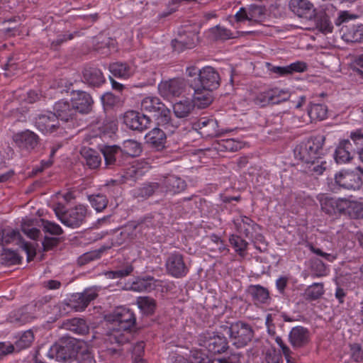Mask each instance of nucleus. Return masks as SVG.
I'll return each mask as SVG.
<instances>
[{
	"instance_id": "obj_1",
	"label": "nucleus",
	"mask_w": 363,
	"mask_h": 363,
	"mask_svg": "<svg viewBox=\"0 0 363 363\" xmlns=\"http://www.w3.org/2000/svg\"><path fill=\"white\" fill-rule=\"evenodd\" d=\"M111 326L106 341L111 345H121L129 340L130 329L135 323V315L129 308L117 307L111 313L106 316Z\"/></svg>"
},
{
	"instance_id": "obj_2",
	"label": "nucleus",
	"mask_w": 363,
	"mask_h": 363,
	"mask_svg": "<svg viewBox=\"0 0 363 363\" xmlns=\"http://www.w3.org/2000/svg\"><path fill=\"white\" fill-rule=\"evenodd\" d=\"M55 212L62 224L72 228H79L84 224L91 214L88 206L83 204L77 205L65 212L55 208Z\"/></svg>"
},
{
	"instance_id": "obj_3",
	"label": "nucleus",
	"mask_w": 363,
	"mask_h": 363,
	"mask_svg": "<svg viewBox=\"0 0 363 363\" xmlns=\"http://www.w3.org/2000/svg\"><path fill=\"white\" fill-rule=\"evenodd\" d=\"M142 111L152 113L160 125H165L169 123L171 119V111L156 96H145L140 102Z\"/></svg>"
},
{
	"instance_id": "obj_4",
	"label": "nucleus",
	"mask_w": 363,
	"mask_h": 363,
	"mask_svg": "<svg viewBox=\"0 0 363 363\" xmlns=\"http://www.w3.org/2000/svg\"><path fill=\"white\" fill-rule=\"evenodd\" d=\"M294 156L304 162L320 159L323 155V140L315 138L298 145L294 149Z\"/></svg>"
},
{
	"instance_id": "obj_5",
	"label": "nucleus",
	"mask_w": 363,
	"mask_h": 363,
	"mask_svg": "<svg viewBox=\"0 0 363 363\" xmlns=\"http://www.w3.org/2000/svg\"><path fill=\"white\" fill-rule=\"evenodd\" d=\"M197 341L199 346L213 354L224 352L228 347L225 337L213 331L201 333Z\"/></svg>"
},
{
	"instance_id": "obj_6",
	"label": "nucleus",
	"mask_w": 363,
	"mask_h": 363,
	"mask_svg": "<svg viewBox=\"0 0 363 363\" xmlns=\"http://www.w3.org/2000/svg\"><path fill=\"white\" fill-rule=\"evenodd\" d=\"M13 244L19 246L27 254L28 259L35 255V246L23 240L20 233L11 228H6L0 230V245H6Z\"/></svg>"
},
{
	"instance_id": "obj_7",
	"label": "nucleus",
	"mask_w": 363,
	"mask_h": 363,
	"mask_svg": "<svg viewBox=\"0 0 363 363\" xmlns=\"http://www.w3.org/2000/svg\"><path fill=\"white\" fill-rule=\"evenodd\" d=\"M237 23L253 26L265 18V9L262 6L252 5L248 8H240L234 16Z\"/></svg>"
},
{
	"instance_id": "obj_8",
	"label": "nucleus",
	"mask_w": 363,
	"mask_h": 363,
	"mask_svg": "<svg viewBox=\"0 0 363 363\" xmlns=\"http://www.w3.org/2000/svg\"><path fill=\"white\" fill-rule=\"evenodd\" d=\"M185 87L186 84L183 79L175 78L162 81L158 84V91L164 99L172 101L181 96L184 91Z\"/></svg>"
},
{
	"instance_id": "obj_9",
	"label": "nucleus",
	"mask_w": 363,
	"mask_h": 363,
	"mask_svg": "<svg viewBox=\"0 0 363 363\" xmlns=\"http://www.w3.org/2000/svg\"><path fill=\"white\" fill-rule=\"evenodd\" d=\"M230 338L237 347H244L252 337V330L250 327L243 323L237 322L229 328Z\"/></svg>"
},
{
	"instance_id": "obj_10",
	"label": "nucleus",
	"mask_w": 363,
	"mask_h": 363,
	"mask_svg": "<svg viewBox=\"0 0 363 363\" xmlns=\"http://www.w3.org/2000/svg\"><path fill=\"white\" fill-rule=\"evenodd\" d=\"M13 140L21 149L33 150L38 144L39 138L34 132L26 130L13 134Z\"/></svg>"
},
{
	"instance_id": "obj_11",
	"label": "nucleus",
	"mask_w": 363,
	"mask_h": 363,
	"mask_svg": "<svg viewBox=\"0 0 363 363\" xmlns=\"http://www.w3.org/2000/svg\"><path fill=\"white\" fill-rule=\"evenodd\" d=\"M123 122L129 128L141 131L149 126L150 119L139 112L128 111L124 114Z\"/></svg>"
},
{
	"instance_id": "obj_12",
	"label": "nucleus",
	"mask_w": 363,
	"mask_h": 363,
	"mask_svg": "<svg viewBox=\"0 0 363 363\" xmlns=\"http://www.w3.org/2000/svg\"><path fill=\"white\" fill-rule=\"evenodd\" d=\"M71 103L76 113H87L91 110L93 101L88 93L77 90L72 92Z\"/></svg>"
},
{
	"instance_id": "obj_13",
	"label": "nucleus",
	"mask_w": 363,
	"mask_h": 363,
	"mask_svg": "<svg viewBox=\"0 0 363 363\" xmlns=\"http://www.w3.org/2000/svg\"><path fill=\"white\" fill-rule=\"evenodd\" d=\"M35 126L44 134L52 133L60 129L59 121L53 113L49 112L36 118Z\"/></svg>"
},
{
	"instance_id": "obj_14",
	"label": "nucleus",
	"mask_w": 363,
	"mask_h": 363,
	"mask_svg": "<svg viewBox=\"0 0 363 363\" xmlns=\"http://www.w3.org/2000/svg\"><path fill=\"white\" fill-rule=\"evenodd\" d=\"M166 267L168 272L177 278L185 276L188 272L183 257L179 253H172L168 257Z\"/></svg>"
},
{
	"instance_id": "obj_15",
	"label": "nucleus",
	"mask_w": 363,
	"mask_h": 363,
	"mask_svg": "<svg viewBox=\"0 0 363 363\" xmlns=\"http://www.w3.org/2000/svg\"><path fill=\"white\" fill-rule=\"evenodd\" d=\"M201 87L213 91L219 86L220 77L212 67H205L199 71Z\"/></svg>"
},
{
	"instance_id": "obj_16",
	"label": "nucleus",
	"mask_w": 363,
	"mask_h": 363,
	"mask_svg": "<svg viewBox=\"0 0 363 363\" xmlns=\"http://www.w3.org/2000/svg\"><path fill=\"white\" fill-rule=\"evenodd\" d=\"M335 179L337 184L347 189H358L362 184L359 175L350 171H340L335 175Z\"/></svg>"
},
{
	"instance_id": "obj_17",
	"label": "nucleus",
	"mask_w": 363,
	"mask_h": 363,
	"mask_svg": "<svg viewBox=\"0 0 363 363\" xmlns=\"http://www.w3.org/2000/svg\"><path fill=\"white\" fill-rule=\"evenodd\" d=\"M147 144L157 151L163 150L166 146L167 136L163 130L155 128L149 131L145 137Z\"/></svg>"
},
{
	"instance_id": "obj_18",
	"label": "nucleus",
	"mask_w": 363,
	"mask_h": 363,
	"mask_svg": "<svg viewBox=\"0 0 363 363\" xmlns=\"http://www.w3.org/2000/svg\"><path fill=\"white\" fill-rule=\"evenodd\" d=\"M97 292V288L94 286L85 289L82 294H77L74 299L76 303H73L72 307L78 311L84 310L89 303L96 298Z\"/></svg>"
},
{
	"instance_id": "obj_19",
	"label": "nucleus",
	"mask_w": 363,
	"mask_h": 363,
	"mask_svg": "<svg viewBox=\"0 0 363 363\" xmlns=\"http://www.w3.org/2000/svg\"><path fill=\"white\" fill-rule=\"evenodd\" d=\"M289 336L290 342L294 347H301L306 345L310 340L309 331L302 326L293 328Z\"/></svg>"
},
{
	"instance_id": "obj_20",
	"label": "nucleus",
	"mask_w": 363,
	"mask_h": 363,
	"mask_svg": "<svg viewBox=\"0 0 363 363\" xmlns=\"http://www.w3.org/2000/svg\"><path fill=\"white\" fill-rule=\"evenodd\" d=\"M168 363H214L207 355L198 350L191 351L189 360L181 355L172 356Z\"/></svg>"
},
{
	"instance_id": "obj_21",
	"label": "nucleus",
	"mask_w": 363,
	"mask_h": 363,
	"mask_svg": "<svg viewBox=\"0 0 363 363\" xmlns=\"http://www.w3.org/2000/svg\"><path fill=\"white\" fill-rule=\"evenodd\" d=\"M307 68L308 65L305 62L296 61L286 66H274L271 69V71L278 76L282 77L294 73L304 72L307 70Z\"/></svg>"
},
{
	"instance_id": "obj_22",
	"label": "nucleus",
	"mask_w": 363,
	"mask_h": 363,
	"mask_svg": "<svg viewBox=\"0 0 363 363\" xmlns=\"http://www.w3.org/2000/svg\"><path fill=\"white\" fill-rule=\"evenodd\" d=\"M54 111L55 113L57 116V118H60L61 121L69 122L72 121L76 114L75 109H74L73 106H70L68 101L65 100H61L56 102L54 105Z\"/></svg>"
},
{
	"instance_id": "obj_23",
	"label": "nucleus",
	"mask_w": 363,
	"mask_h": 363,
	"mask_svg": "<svg viewBox=\"0 0 363 363\" xmlns=\"http://www.w3.org/2000/svg\"><path fill=\"white\" fill-rule=\"evenodd\" d=\"M198 39V35L196 33L189 32L173 40L172 43L174 50L182 51L186 48H194L196 45Z\"/></svg>"
},
{
	"instance_id": "obj_24",
	"label": "nucleus",
	"mask_w": 363,
	"mask_h": 363,
	"mask_svg": "<svg viewBox=\"0 0 363 363\" xmlns=\"http://www.w3.org/2000/svg\"><path fill=\"white\" fill-rule=\"evenodd\" d=\"M289 6L299 17H311L314 11L313 4L308 0H291Z\"/></svg>"
},
{
	"instance_id": "obj_25",
	"label": "nucleus",
	"mask_w": 363,
	"mask_h": 363,
	"mask_svg": "<svg viewBox=\"0 0 363 363\" xmlns=\"http://www.w3.org/2000/svg\"><path fill=\"white\" fill-rule=\"evenodd\" d=\"M352 158V145L350 140H343L335 152V160L337 163H346Z\"/></svg>"
},
{
	"instance_id": "obj_26",
	"label": "nucleus",
	"mask_w": 363,
	"mask_h": 363,
	"mask_svg": "<svg viewBox=\"0 0 363 363\" xmlns=\"http://www.w3.org/2000/svg\"><path fill=\"white\" fill-rule=\"evenodd\" d=\"M211 91L201 86L194 88L193 96L194 106L200 108L208 106L213 100Z\"/></svg>"
},
{
	"instance_id": "obj_27",
	"label": "nucleus",
	"mask_w": 363,
	"mask_h": 363,
	"mask_svg": "<svg viewBox=\"0 0 363 363\" xmlns=\"http://www.w3.org/2000/svg\"><path fill=\"white\" fill-rule=\"evenodd\" d=\"M109 71L114 77L125 79L133 74L135 68L126 63L115 62L109 65Z\"/></svg>"
},
{
	"instance_id": "obj_28",
	"label": "nucleus",
	"mask_w": 363,
	"mask_h": 363,
	"mask_svg": "<svg viewBox=\"0 0 363 363\" xmlns=\"http://www.w3.org/2000/svg\"><path fill=\"white\" fill-rule=\"evenodd\" d=\"M84 81L91 86H99L104 82L101 71L96 67H86L83 71Z\"/></svg>"
},
{
	"instance_id": "obj_29",
	"label": "nucleus",
	"mask_w": 363,
	"mask_h": 363,
	"mask_svg": "<svg viewBox=\"0 0 363 363\" xmlns=\"http://www.w3.org/2000/svg\"><path fill=\"white\" fill-rule=\"evenodd\" d=\"M162 184L164 185L166 191H169L172 194L179 193L184 190L186 187L185 182L174 175H169L167 177Z\"/></svg>"
},
{
	"instance_id": "obj_30",
	"label": "nucleus",
	"mask_w": 363,
	"mask_h": 363,
	"mask_svg": "<svg viewBox=\"0 0 363 363\" xmlns=\"http://www.w3.org/2000/svg\"><path fill=\"white\" fill-rule=\"evenodd\" d=\"M70 356L67 350L58 344H54L46 352V357L50 361L62 362Z\"/></svg>"
},
{
	"instance_id": "obj_31",
	"label": "nucleus",
	"mask_w": 363,
	"mask_h": 363,
	"mask_svg": "<svg viewBox=\"0 0 363 363\" xmlns=\"http://www.w3.org/2000/svg\"><path fill=\"white\" fill-rule=\"evenodd\" d=\"M38 220L23 218L21 223V230L30 239L36 240L40 235V231L36 228Z\"/></svg>"
},
{
	"instance_id": "obj_32",
	"label": "nucleus",
	"mask_w": 363,
	"mask_h": 363,
	"mask_svg": "<svg viewBox=\"0 0 363 363\" xmlns=\"http://www.w3.org/2000/svg\"><path fill=\"white\" fill-rule=\"evenodd\" d=\"M81 154L90 168L95 169L100 165L101 158L96 150L84 147L81 150Z\"/></svg>"
},
{
	"instance_id": "obj_33",
	"label": "nucleus",
	"mask_w": 363,
	"mask_h": 363,
	"mask_svg": "<svg viewBox=\"0 0 363 363\" xmlns=\"http://www.w3.org/2000/svg\"><path fill=\"white\" fill-rule=\"evenodd\" d=\"M308 113L312 121H323L328 116V107L323 104H312Z\"/></svg>"
},
{
	"instance_id": "obj_34",
	"label": "nucleus",
	"mask_w": 363,
	"mask_h": 363,
	"mask_svg": "<svg viewBox=\"0 0 363 363\" xmlns=\"http://www.w3.org/2000/svg\"><path fill=\"white\" fill-rule=\"evenodd\" d=\"M107 166L113 164L121 154V149L116 145L105 146L101 149Z\"/></svg>"
},
{
	"instance_id": "obj_35",
	"label": "nucleus",
	"mask_w": 363,
	"mask_h": 363,
	"mask_svg": "<svg viewBox=\"0 0 363 363\" xmlns=\"http://www.w3.org/2000/svg\"><path fill=\"white\" fill-rule=\"evenodd\" d=\"M194 106V103L189 99H184L176 102L173 106V109L178 118H184L189 114Z\"/></svg>"
},
{
	"instance_id": "obj_36",
	"label": "nucleus",
	"mask_w": 363,
	"mask_h": 363,
	"mask_svg": "<svg viewBox=\"0 0 363 363\" xmlns=\"http://www.w3.org/2000/svg\"><path fill=\"white\" fill-rule=\"evenodd\" d=\"M28 307L26 306L12 312L9 315L10 322L20 325L30 321L32 316L28 314Z\"/></svg>"
},
{
	"instance_id": "obj_37",
	"label": "nucleus",
	"mask_w": 363,
	"mask_h": 363,
	"mask_svg": "<svg viewBox=\"0 0 363 363\" xmlns=\"http://www.w3.org/2000/svg\"><path fill=\"white\" fill-rule=\"evenodd\" d=\"M250 292L256 304L266 303L269 299V291L259 285L251 286Z\"/></svg>"
},
{
	"instance_id": "obj_38",
	"label": "nucleus",
	"mask_w": 363,
	"mask_h": 363,
	"mask_svg": "<svg viewBox=\"0 0 363 363\" xmlns=\"http://www.w3.org/2000/svg\"><path fill=\"white\" fill-rule=\"evenodd\" d=\"M209 32L211 38L215 40H225L236 37V35L230 30L220 26L211 28Z\"/></svg>"
},
{
	"instance_id": "obj_39",
	"label": "nucleus",
	"mask_w": 363,
	"mask_h": 363,
	"mask_svg": "<svg viewBox=\"0 0 363 363\" xmlns=\"http://www.w3.org/2000/svg\"><path fill=\"white\" fill-rule=\"evenodd\" d=\"M142 151L141 145L139 143L133 140H125L123 144V152L125 155L131 157H135L140 155Z\"/></svg>"
},
{
	"instance_id": "obj_40",
	"label": "nucleus",
	"mask_w": 363,
	"mask_h": 363,
	"mask_svg": "<svg viewBox=\"0 0 363 363\" xmlns=\"http://www.w3.org/2000/svg\"><path fill=\"white\" fill-rule=\"evenodd\" d=\"M318 199L320 201L323 211L328 214L336 213V198L328 197L324 194L319 195Z\"/></svg>"
},
{
	"instance_id": "obj_41",
	"label": "nucleus",
	"mask_w": 363,
	"mask_h": 363,
	"mask_svg": "<svg viewBox=\"0 0 363 363\" xmlns=\"http://www.w3.org/2000/svg\"><path fill=\"white\" fill-rule=\"evenodd\" d=\"M137 305L144 314H152L155 309V302L153 298L143 296L137 299Z\"/></svg>"
},
{
	"instance_id": "obj_42",
	"label": "nucleus",
	"mask_w": 363,
	"mask_h": 363,
	"mask_svg": "<svg viewBox=\"0 0 363 363\" xmlns=\"http://www.w3.org/2000/svg\"><path fill=\"white\" fill-rule=\"evenodd\" d=\"M272 104H277L287 101L291 97V92L288 89L274 88L270 89Z\"/></svg>"
},
{
	"instance_id": "obj_43",
	"label": "nucleus",
	"mask_w": 363,
	"mask_h": 363,
	"mask_svg": "<svg viewBox=\"0 0 363 363\" xmlns=\"http://www.w3.org/2000/svg\"><path fill=\"white\" fill-rule=\"evenodd\" d=\"M235 225L239 233L247 236L250 233V229L252 228L254 223L248 217L240 216L235 220Z\"/></svg>"
},
{
	"instance_id": "obj_44",
	"label": "nucleus",
	"mask_w": 363,
	"mask_h": 363,
	"mask_svg": "<svg viewBox=\"0 0 363 363\" xmlns=\"http://www.w3.org/2000/svg\"><path fill=\"white\" fill-rule=\"evenodd\" d=\"M91 206L97 211H102L108 204L106 197L101 194L90 195L88 197Z\"/></svg>"
},
{
	"instance_id": "obj_45",
	"label": "nucleus",
	"mask_w": 363,
	"mask_h": 363,
	"mask_svg": "<svg viewBox=\"0 0 363 363\" xmlns=\"http://www.w3.org/2000/svg\"><path fill=\"white\" fill-rule=\"evenodd\" d=\"M316 28L323 33H329L333 31V24L328 17L325 14H320L315 17Z\"/></svg>"
},
{
	"instance_id": "obj_46",
	"label": "nucleus",
	"mask_w": 363,
	"mask_h": 363,
	"mask_svg": "<svg viewBox=\"0 0 363 363\" xmlns=\"http://www.w3.org/2000/svg\"><path fill=\"white\" fill-rule=\"evenodd\" d=\"M33 340L34 335L33 332L31 330L25 331L16 342V347L18 350L27 348L30 346Z\"/></svg>"
},
{
	"instance_id": "obj_47",
	"label": "nucleus",
	"mask_w": 363,
	"mask_h": 363,
	"mask_svg": "<svg viewBox=\"0 0 363 363\" xmlns=\"http://www.w3.org/2000/svg\"><path fill=\"white\" fill-rule=\"evenodd\" d=\"M138 166V163H134L125 169L124 174L122 175L123 182H127L128 180H135L143 175V172L139 169Z\"/></svg>"
},
{
	"instance_id": "obj_48",
	"label": "nucleus",
	"mask_w": 363,
	"mask_h": 363,
	"mask_svg": "<svg viewBox=\"0 0 363 363\" xmlns=\"http://www.w3.org/2000/svg\"><path fill=\"white\" fill-rule=\"evenodd\" d=\"M346 40L351 42H360L363 40V26L359 25L351 28L345 34Z\"/></svg>"
},
{
	"instance_id": "obj_49",
	"label": "nucleus",
	"mask_w": 363,
	"mask_h": 363,
	"mask_svg": "<svg viewBox=\"0 0 363 363\" xmlns=\"http://www.w3.org/2000/svg\"><path fill=\"white\" fill-rule=\"evenodd\" d=\"M323 292V285L320 283H314L306 289L305 294L308 298L316 299L318 298Z\"/></svg>"
},
{
	"instance_id": "obj_50",
	"label": "nucleus",
	"mask_w": 363,
	"mask_h": 363,
	"mask_svg": "<svg viewBox=\"0 0 363 363\" xmlns=\"http://www.w3.org/2000/svg\"><path fill=\"white\" fill-rule=\"evenodd\" d=\"M308 165V171L313 172L318 175L323 174L326 167V162L323 160L322 157L319 160H313L311 162H305Z\"/></svg>"
},
{
	"instance_id": "obj_51",
	"label": "nucleus",
	"mask_w": 363,
	"mask_h": 363,
	"mask_svg": "<svg viewBox=\"0 0 363 363\" xmlns=\"http://www.w3.org/2000/svg\"><path fill=\"white\" fill-rule=\"evenodd\" d=\"M229 241L235 250L242 255L247 248V242L240 237L234 235L230 237Z\"/></svg>"
},
{
	"instance_id": "obj_52",
	"label": "nucleus",
	"mask_w": 363,
	"mask_h": 363,
	"mask_svg": "<svg viewBox=\"0 0 363 363\" xmlns=\"http://www.w3.org/2000/svg\"><path fill=\"white\" fill-rule=\"evenodd\" d=\"M152 281V278H148L147 279H138L136 281H134L130 289L134 291H148L151 289V281Z\"/></svg>"
},
{
	"instance_id": "obj_53",
	"label": "nucleus",
	"mask_w": 363,
	"mask_h": 363,
	"mask_svg": "<svg viewBox=\"0 0 363 363\" xmlns=\"http://www.w3.org/2000/svg\"><path fill=\"white\" fill-rule=\"evenodd\" d=\"M40 221L42 222V225L45 233L54 235H59L62 233V229L58 224L43 219L40 220Z\"/></svg>"
},
{
	"instance_id": "obj_54",
	"label": "nucleus",
	"mask_w": 363,
	"mask_h": 363,
	"mask_svg": "<svg viewBox=\"0 0 363 363\" xmlns=\"http://www.w3.org/2000/svg\"><path fill=\"white\" fill-rule=\"evenodd\" d=\"M254 101L255 104L259 106H265L269 104H272L270 89L259 93L255 98Z\"/></svg>"
},
{
	"instance_id": "obj_55",
	"label": "nucleus",
	"mask_w": 363,
	"mask_h": 363,
	"mask_svg": "<svg viewBox=\"0 0 363 363\" xmlns=\"http://www.w3.org/2000/svg\"><path fill=\"white\" fill-rule=\"evenodd\" d=\"M220 134L217 121H210L207 128L200 130V135L203 138L216 137Z\"/></svg>"
},
{
	"instance_id": "obj_56",
	"label": "nucleus",
	"mask_w": 363,
	"mask_h": 363,
	"mask_svg": "<svg viewBox=\"0 0 363 363\" xmlns=\"http://www.w3.org/2000/svg\"><path fill=\"white\" fill-rule=\"evenodd\" d=\"M336 213L344 212L349 214V210L351 208L352 199V198H336Z\"/></svg>"
},
{
	"instance_id": "obj_57",
	"label": "nucleus",
	"mask_w": 363,
	"mask_h": 363,
	"mask_svg": "<svg viewBox=\"0 0 363 363\" xmlns=\"http://www.w3.org/2000/svg\"><path fill=\"white\" fill-rule=\"evenodd\" d=\"M349 215L355 218L363 217V200L360 201L352 199Z\"/></svg>"
},
{
	"instance_id": "obj_58",
	"label": "nucleus",
	"mask_w": 363,
	"mask_h": 363,
	"mask_svg": "<svg viewBox=\"0 0 363 363\" xmlns=\"http://www.w3.org/2000/svg\"><path fill=\"white\" fill-rule=\"evenodd\" d=\"M267 363H282L281 354L274 349H269L265 354Z\"/></svg>"
},
{
	"instance_id": "obj_59",
	"label": "nucleus",
	"mask_w": 363,
	"mask_h": 363,
	"mask_svg": "<svg viewBox=\"0 0 363 363\" xmlns=\"http://www.w3.org/2000/svg\"><path fill=\"white\" fill-rule=\"evenodd\" d=\"M132 272V266L128 265L122 269L109 272L106 274V276L110 279L122 278L129 275Z\"/></svg>"
},
{
	"instance_id": "obj_60",
	"label": "nucleus",
	"mask_w": 363,
	"mask_h": 363,
	"mask_svg": "<svg viewBox=\"0 0 363 363\" xmlns=\"http://www.w3.org/2000/svg\"><path fill=\"white\" fill-rule=\"evenodd\" d=\"M77 359L78 363H96L93 354L87 349L77 352Z\"/></svg>"
},
{
	"instance_id": "obj_61",
	"label": "nucleus",
	"mask_w": 363,
	"mask_h": 363,
	"mask_svg": "<svg viewBox=\"0 0 363 363\" xmlns=\"http://www.w3.org/2000/svg\"><path fill=\"white\" fill-rule=\"evenodd\" d=\"M130 234L126 229L116 230L113 238V245H120L129 239Z\"/></svg>"
},
{
	"instance_id": "obj_62",
	"label": "nucleus",
	"mask_w": 363,
	"mask_h": 363,
	"mask_svg": "<svg viewBox=\"0 0 363 363\" xmlns=\"http://www.w3.org/2000/svg\"><path fill=\"white\" fill-rule=\"evenodd\" d=\"M222 146L228 151L234 152L241 149L243 144L238 140L230 138L223 141Z\"/></svg>"
},
{
	"instance_id": "obj_63",
	"label": "nucleus",
	"mask_w": 363,
	"mask_h": 363,
	"mask_svg": "<svg viewBox=\"0 0 363 363\" xmlns=\"http://www.w3.org/2000/svg\"><path fill=\"white\" fill-rule=\"evenodd\" d=\"M101 100L104 106L111 107L118 103V98L112 93L107 92L101 96Z\"/></svg>"
},
{
	"instance_id": "obj_64",
	"label": "nucleus",
	"mask_w": 363,
	"mask_h": 363,
	"mask_svg": "<svg viewBox=\"0 0 363 363\" xmlns=\"http://www.w3.org/2000/svg\"><path fill=\"white\" fill-rule=\"evenodd\" d=\"M213 361L218 363H240V356L238 353H233L227 357L218 358Z\"/></svg>"
}]
</instances>
